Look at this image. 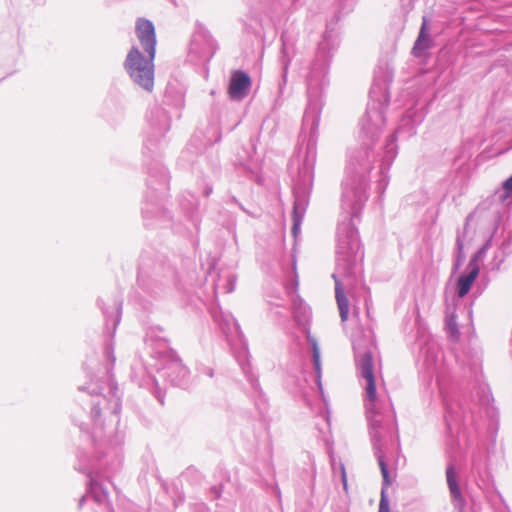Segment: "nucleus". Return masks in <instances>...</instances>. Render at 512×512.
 <instances>
[{
	"label": "nucleus",
	"mask_w": 512,
	"mask_h": 512,
	"mask_svg": "<svg viewBox=\"0 0 512 512\" xmlns=\"http://www.w3.org/2000/svg\"><path fill=\"white\" fill-rule=\"evenodd\" d=\"M385 124L384 113H365L360 120L361 146L349 151L342 182L341 217L336 233L335 296L341 321L349 314V302L344 286H353L363 273L364 253L360 245L354 220L361 214L368 199V175L373 160L377 157L380 178L377 189L382 195L388 184V170L398 154L396 134L390 135L377 153L373 150Z\"/></svg>",
	"instance_id": "f257e3e1"
},
{
	"label": "nucleus",
	"mask_w": 512,
	"mask_h": 512,
	"mask_svg": "<svg viewBox=\"0 0 512 512\" xmlns=\"http://www.w3.org/2000/svg\"><path fill=\"white\" fill-rule=\"evenodd\" d=\"M79 392L81 395L78 399L87 406L83 409L88 408V417L84 420L80 415H75L74 421L82 431L91 435L94 443L99 442L97 457L86 463L82 455L78 456L77 469L89 478L88 491L79 500V508H82L83 503L91 497L101 509L100 512H113L107 491L94 478V475L108 476L121 463L120 441L112 440L114 431L112 426L119 422L121 395L111 377H107L101 385L91 382L88 386H81Z\"/></svg>",
	"instance_id": "f03ea898"
},
{
	"label": "nucleus",
	"mask_w": 512,
	"mask_h": 512,
	"mask_svg": "<svg viewBox=\"0 0 512 512\" xmlns=\"http://www.w3.org/2000/svg\"><path fill=\"white\" fill-rule=\"evenodd\" d=\"M330 24L327 25V31L323 40L319 43L316 59L312 63L310 72L307 77V94L308 104L303 116V131L309 132L307 143V163L304 165L305 173H311V168L315 162L316 156V140L318 137V127L322 110L321 93L328 85L327 73L329 68L328 48L332 39V31L329 30Z\"/></svg>",
	"instance_id": "7ed1b4c3"
},
{
	"label": "nucleus",
	"mask_w": 512,
	"mask_h": 512,
	"mask_svg": "<svg viewBox=\"0 0 512 512\" xmlns=\"http://www.w3.org/2000/svg\"><path fill=\"white\" fill-rule=\"evenodd\" d=\"M136 35L147 56H144L138 47L133 46L126 56L124 68L134 84L151 92L154 87L153 62L156 53V35L153 23L147 19H138Z\"/></svg>",
	"instance_id": "20e7f679"
},
{
	"label": "nucleus",
	"mask_w": 512,
	"mask_h": 512,
	"mask_svg": "<svg viewBox=\"0 0 512 512\" xmlns=\"http://www.w3.org/2000/svg\"><path fill=\"white\" fill-rule=\"evenodd\" d=\"M147 343L151 349V357L155 360L154 367L161 378L175 386H184L188 377V369L183 365L175 352L164 338L154 339L152 332L147 334Z\"/></svg>",
	"instance_id": "39448f33"
},
{
	"label": "nucleus",
	"mask_w": 512,
	"mask_h": 512,
	"mask_svg": "<svg viewBox=\"0 0 512 512\" xmlns=\"http://www.w3.org/2000/svg\"><path fill=\"white\" fill-rule=\"evenodd\" d=\"M174 272L168 268L164 271L161 265L153 267L152 272H148L143 267L138 274L139 285L149 293L158 294L163 287L168 286L173 281Z\"/></svg>",
	"instance_id": "423d86ee"
},
{
	"label": "nucleus",
	"mask_w": 512,
	"mask_h": 512,
	"mask_svg": "<svg viewBox=\"0 0 512 512\" xmlns=\"http://www.w3.org/2000/svg\"><path fill=\"white\" fill-rule=\"evenodd\" d=\"M216 50L212 36L205 30L197 31L190 43L189 57L197 62L209 61Z\"/></svg>",
	"instance_id": "0eeeda50"
},
{
	"label": "nucleus",
	"mask_w": 512,
	"mask_h": 512,
	"mask_svg": "<svg viewBox=\"0 0 512 512\" xmlns=\"http://www.w3.org/2000/svg\"><path fill=\"white\" fill-rule=\"evenodd\" d=\"M211 315L215 323L228 339L232 337L240 338L242 336L240 326L231 313L224 312L220 308L215 307L211 309Z\"/></svg>",
	"instance_id": "6e6552de"
},
{
	"label": "nucleus",
	"mask_w": 512,
	"mask_h": 512,
	"mask_svg": "<svg viewBox=\"0 0 512 512\" xmlns=\"http://www.w3.org/2000/svg\"><path fill=\"white\" fill-rule=\"evenodd\" d=\"M421 357L423 365L429 373L438 372L443 363L441 348L434 340L427 341L421 348Z\"/></svg>",
	"instance_id": "1a4fd4ad"
},
{
	"label": "nucleus",
	"mask_w": 512,
	"mask_h": 512,
	"mask_svg": "<svg viewBox=\"0 0 512 512\" xmlns=\"http://www.w3.org/2000/svg\"><path fill=\"white\" fill-rule=\"evenodd\" d=\"M294 197L295 200L292 212V233L295 237H297V234L300 232L301 223L308 206V196L305 191H301L299 187H296L294 189Z\"/></svg>",
	"instance_id": "9d476101"
},
{
	"label": "nucleus",
	"mask_w": 512,
	"mask_h": 512,
	"mask_svg": "<svg viewBox=\"0 0 512 512\" xmlns=\"http://www.w3.org/2000/svg\"><path fill=\"white\" fill-rule=\"evenodd\" d=\"M251 85L250 77L241 71L235 72L230 80L228 93L232 100H242L248 94Z\"/></svg>",
	"instance_id": "9b49d317"
},
{
	"label": "nucleus",
	"mask_w": 512,
	"mask_h": 512,
	"mask_svg": "<svg viewBox=\"0 0 512 512\" xmlns=\"http://www.w3.org/2000/svg\"><path fill=\"white\" fill-rule=\"evenodd\" d=\"M467 269L468 273L461 275L457 280V295L459 298H463L468 294L472 284L478 277L479 265L476 258H473L469 261Z\"/></svg>",
	"instance_id": "f8f14e48"
},
{
	"label": "nucleus",
	"mask_w": 512,
	"mask_h": 512,
	"mask_svg": "<svg viewBox=\"0 0 512 512\" xmlns=\"http://www.w3.org/2000/svg\"><path fill=\"white\" fill-rule=\"evenodd\" d=\"M307 340L309 344L311 345L312 349V357H313V366L316 372V382L317 386L320 390V394L325 401L323 389H322V383H321V359H320V348L318 346L317 340L311 336V334L307 333Z\"/></svg>",
	"instance_id": "ddd939ff"
},
{
	"label": "nucleus",
	"mask_w": 512,
	"mask_h": 512,
	"mask_svg": "<svg viewBox=\"0 0 512 512\" xmlns=\"http://www.w3.org/2000/svg\"><path fill=\"white\" fill-rule=\"evenodd\" d=\"M444 404L446 409V423L448 428L452 429L453 425L460 423L464 419L462 408L457 402H450L445 397Z\"/></svg>",
	"instance_id": "4468645a"
},
{
	"label": "nucleus",
	"mask_w": 512,
	"mask_h": 512,
	"mask_svg": "<svg viewBox=\"0 0 512 512\" xmlns=\"http://www.w3.org/2000/svg\"><path fill=\"white\" fill-rule=\"evenodd\" d=\"M447 484L456 506H461L464 502L461 490L456 480V473L452 464L448 465L446 469Z\"/></svg>",
	"instance_id": "2eb2a0df"
},
{
	"label": "nucleus",
	"mask_w": 512,
	"mask_h": 512,
	"mask_svg": "<svg viewBox=\"0 0 512 512\" xmlns=\"http://www.w3.org/2000/svg\"><path fill=\"white\" fill-rule=\"evenodd\" d=\"M430 47V38L427 33V21L423 18V23L419 32V36L413 46V53L419 57L422 53Z\"/></svg>",
	"instance_id": "dca6fc26"
},
{
	"label": "nucleus",
	"mask_w": 512,
	"mask_h": 512,
	"mask_svg": "<svg viewBox=\"0 0 512 512\" xmlns=\"http://www.w3.org/2000/svg\"><path fill=\"white\" fill-rule=\"evenodd\" d=\"M152 114H155L156 121H151V125L154 127L157 136H163L170 128L169 117L166 112L160 108L155 109Z\"/></svg>",
	"instance_id": "f3484780"
},
{
	"label": "nucleus",
	"mask_w": 512,
	"mask_h": 512,
	"mask_svg": "<svg viewBox=\"0 0 512 512\" xmlns=\"http://www.w3.org/2000/svg\"><path fill=\"white\" fill-rule=\"evenodd\" d=\"M235 282H236V276L233 274L229 273L224 277H220L214 287L215 293L216 294L219 292H222L225 294L232 293L235 289Z\"/></svg>",
	"instance_id": "a211bd4d"
},
{
	"label": "nucleus",
	"mask_w": 512,
	"mask_h": 512,
	"mask_svg": "<svg viewBox=\"0 0 512 512\" xmlns=\"http://www.w3.org/2000/svg\"><path fill=\"white\" fill-rule=\"evenodd\" d=\"M293 313L295 319L301 324H305L310 316L309 308L301 299H293Z\"/></svg>",
	"instance_id": "6ab92c4d"
},
{
	"label": "nucleus",
	"mask_w": 512,
	"mask_h": 512,
	"mask_svg": "<svg viewBox=\"0 0 512 512\" xmlns=\"http://www.w3.org/2000/svg\"><path fill=\"white\" fill-rule=\"evenodd\" d=\"M241 355H242L243 359L237 358L238 361H239V364L241 366V369H242L243 373L246 375V377H247L248 381L250 382L251 386L255 390H258L259 383H258L257 378L252 373H250V366H249V363H248V360H247V350L245 348H243V351L241 352Z\"/></svg>",
	"instance_id": "aec40b11"
},
{
	"label": "nucleus",
	"mask_w": 512,
	"mask_h": 512,
	"mask_svg": "<svg viewBox=\"0 0 512 512\" xmlns=\"http://www.w3.org/2000/svg\"><path fill=\"white\" fill-rule=\"evenodd\" d=\"M331 465H332L334 476L339 475L341 482L343 484V489L347 492L348 483H347V475H346V470H345L344 464L341 461L337 462L335 458H331Z\"/></svg>",
	"instance_id": "412c9836"
},
{
	"label": "nucleus",
	"mask_w": 512,
	"mask_h": 512,
	"mask_svg": "<svg viewBox=\"0 0 512 512\" xmlns=\"http://www.w3.org/2000/svg\"><path fill=\"white\" fill-rule=\"evenodd\" d=\"M404 129H407L409 135L415 133V121L412 120V112H407V114L403 117L397 133L402 132Z\"/></svg>",
	"instance_id": "4be33fe9"
},
{
	"label": "nucleus",
	"mask_w": 512,
	"mask_h": 512,
	"mask_svg": "<svg viewBox=\"0 0 512 512\" xmlns=\"http://www.w3.org/2000/svg\"><path fill=\"white\" fill-rule=\"evenodd\" d=\"M446 326H447V329H448V332L450 334V336L453 338V339H457L459 337V329L457 327V322H456V316L454 313H448L447 312V316H446Z\"/></svg>",
	"instance_id": "5701e85b"
},
{
	"label": "nucleus",
	"mask_w": 512,
	"mask_h": 512,
	"mask_svg": "<svg viewBox=\"0 0 512 512\" xmlns=\"http://www.w3.org/2000/svg\"><path fill=\"white\" fill-rule=\"evenodd\" d=\"M101 309L103 310V313H104V316L106 319V324H105L106 328L109 329L110 325H111L112 332H114L117 325L119 324V321H120V319H119L120 306L115 304L114 310L116 311V315H115V317H113L111 319L108 317V312L103 307H101Z\"/></svg>",
	"instance_id": "b1692460"
},
{
	"label": "nucleus",
	"mask_w": 512,
	"mask_h": 512,
	"mask_svg": "<svg viewBox=\"0 0 512 512\" xmlns=\"http://www.w3.org/2000/svg\"><path fill=\"white\" fill-rule=\"evenodd\" d=\"M147 185L149 189L164 190L166 188V175L161 173V180L157 183L158 187H154V180L152 177L148 178Z\"/></svg>",
	"instance_id": "393cba45"
},
{
	"label": "nucleus",
	"mask_w": 512,
	"mask_h": 512,
	"mask_svg": "<svg viewBox=\"0 0 512 512\" xmlns=\"http://www.w3.org/2000/svg\"><path fill=\"white\" fill-rule=\"evenodd\" d=\"M281 63L283 65V73H282L283 84H285L286 83L288 66H289V60L286 58V46H285L284 43H283V48H282Z\"/></svg>",
	"instance_id": "a878e982"
},
{
	"label": "nucleus",
	"mask_w": 512,
	"mask_h": 512,
	"mask_svg": "<svg viewBox=\"0 0 512 512\" xmlns=\"http://www.w3.org/2000/svg\"><path fill=\"white\" fill-rule=\"evenodd\" d=\"M401 1V4H402V7L405 9V10H411L414 6V3L416 0H400Z\"/></svg>",
	"instance_id": "bb28decb"
},
{
	"label": "nucleus",
	"mask_w": 512,
	"mask_h": 512,
	"mask_svg": "<svg viewBox=\"0 0 512 512\" xmlns=\"http://www.w3.org/2000/svg\"><path fill=\"white\" fill-rule=\"evenodd\" d=\"M503 187L508 191H512V175L504 182Z\"/></svg>",
	"instance_id": "cd10ccee"
},
{
	"label": "nucleus",
	"mask_w": 512,
	"mask_h": 512,
	"mask_svg": "<svg viewBox=\"0 0 512 512\" xmlns=\"http://www.w3.org/2000/svg\"><path fill=\"white\" fill-rule=\"evenodd\" d=\"M142 213H143V217H144V219H145V220H147V219H148V217H149V214H150V213H152V210H150L148 203H147V204H146V206L142 209Z\"/></svg>",
	"instance_id": "c85d7f7f"
},
{
	"label": "nucleus",
	"mask_w": 512,
	"mask_h": 512,
	"mask_svg": "<svg viewBox=\"0 0 512 512\" xmlns=\"http://www.w3.org/2000/svg\"><path fill=\"white\" fill-rule=\"evenodd\" d=\"M456 246H457L459 253H461L463 251V241L461 240V238L459 236L456 239Z\"/></svg>",
	"instance_id": "c756f323"
},
{
	"label": "nucleus",
	"mask_w": 512,
	"mask_h": 512,
	"mask_svg": "<svg viewBox=\"0 0 512 512\" xmlns=\"http://www.w3.org/2000/svg\"><path fill=\"white\" fill-rule=\"evenodd\" d=\"M211 492L213 493L214 498H219L221 495V489L219 487H213Z\"/></svg>",
	"instance_id": "7c9ffc66"
},
{
	"label": "nucleus",
	"mask_w": 512,
	"mask_h": 512,
	"mask_svg": "<svg viewBox=\"0 0 512 512\" xmlns=\"http://www.w3.org/2000/svg\"><path fill=\"white\" fill-rule=\"evenodd\" d=\"M197 512H207V508L204 504L199 505Z\"/></svg>",
	"instance_id": "2f4dec72"
},
{
	"label": "nucleus",
	"mask_w": 512,
	"mask_h": 512,
	"mask_svg": "<svg viewBox=\"0 0 512 512\" xmlns=\"http://www.w3.org/2000/svg\"><path fill=\"white\" fill-rule=\"evenodd\" d=\"M211 192H212V188H211V187H207V188L205 189V195H206V196H209Z\"/></svg>",
	"instance_id": "473e14b6"
}]
</instances>
